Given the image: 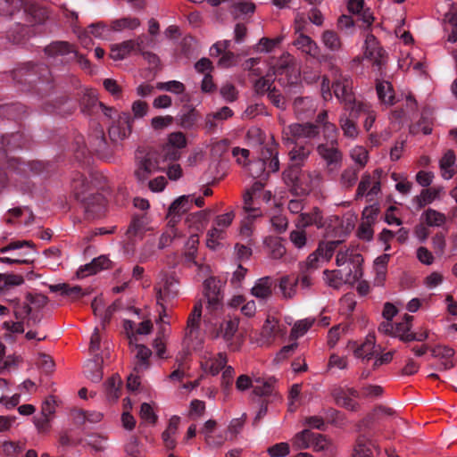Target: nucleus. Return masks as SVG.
<instances>
[{
    "label": "nucleus",
    "instance_id": "nucleus-1",
    "mask_svg": "<svg viewBox=\"0 0 457 457\" xmlns=\"http://www.w3.org/2000/svg\"><path fill=\"white\" fill-rule=\"evenodd\" d=\"M107 185V179L102 174H96L88 180L83 174H73L71 183V193L74 197L83 204L86 212L93 217L101 216L106 210V198L101 194H95V188L104 190Z\"/></svg>",
    "mask_w": 457,
    "mask_h": 457
},
{
    "label": "nucleus",
    "instance_id": "nucleus-2",
    "mask_svg": "<svg viewBox=\"0 0 457 457\" xmlns=\"http://www.w3.org/2000/svg\"><path fill=\"white\" fill-rule=\"evenodd\" d=\"M166 163L162 162L159 149L138 150L136 154L135 177L138 181L144 182L153 173L164 171Z\"/></svg>",
    "mask_w": 457,
    "mask_h": 457
},
{
    "label": "nucleus",
    "instance_id": "nucleus-3",
    "mask_svg": "<svg viewBox=\"0 0 457 457\" xmlns=\"http://www.w3.org/2000/svg\"><path fill=\"white\" fill-rule=\"evenodd\" d=\"M202 309V303H195L190 315L188 316L182 341L185 349L181 353H179L181 359L189 354L190 349L198 350L202 346L203 338L200 336Z\"/></svg>",
    "mask_w": 457,
    "mask_h": 457
},
{
    "label": "nucleus",
    "instance_id": "nucleus-4",
    "mask_svg": "<svg viewBox=\"0 0 457 457\" xmlns=\"http://www.w3.org/2000/svg\"><path fill=\"white\" fill-rule=\"evenodd\" d=\"M187 145L184 133L178 131L168 135L167 142L159 148L162 162H176L180 156V150Z\"/></svg>",
    "mask_w": 457,
    "mask_h": 457
},
{
    "label": "nucleus",
    "instance_id": "nucleus-5",
    "mask_svg": "<svg viewBox=\"0 0 457 457\" xmlns=\"http://www.w3.org/2000/svg\"><path fill=\"white\" fill-rule=\"evenodd\" d=\"M286 334V328L280 324L279 320L273 317L268 316L262 325L258 344L261 346H269L272 345L277 338Z\"/></svg>",
    "mask_w": 457,
    "mask_h": 457
},
{
    "label": "nucleus",
    "instance_id": "nucleus-6",
    "mask_svg": "<svg viewBox=\"0 0 457 457\" xmlns=\"http://www.w3.org/2000/svg\"><path fill=\"white\" fill-rule=\"evenodd\" d=\"M283 138L287 142H295L300 139H312L318 137L320 129L314 124L293 123L283 129Z\"/></svg>",
    "mask_w": 457,
    "mask_h": 457
},
{
    "label": "nucleus",
    "instance_id": "nucleus-7",
    "mask_svg": "<svg viewBox=\"0 0 457 457\" xmlns=\"http://www.w3.org/2000/svg\"><path fill=\"white\" fill-rule=\"evenodd\" d=\"M272 69V75L285 76L287 84H296L299 80L300 71L294 64V57L288 53H284Z\"/></svg>",
    "mask_w": 457,
    "mask_h": 457
},
{
    "label": "nucleus",
    "instance_id": "nucleus-8",
    "mask_svg": "<svg viewBox=\"0 0 457 457\" xmlns=\"http://www.w3.org/2000/svg\"><path fill=\"white\" fill-rule=\"evenodd\" d=\"M80 106L81 112L85 114L92 115L102 112L106 117H112V109L106 107L102 102L98 101L97 93L92 88L85 89L80 100Z\"/></svg>",
    "mask_w": 457,
    "mask_h": 457
},
{
    "label": "nucleus",
    "instance_id": "nucleus-9",
    "mask_svg": "<svg viewBox=\"0 0 457 457\" xmlns=\"http://www.w3.org/2000/svg\"><path fill=\"white\" fill-rule=\"evenodd\" d=\"M332 88L336 98L343 105L351 104L355 97L353 91V81L349 77H340L332 84Z\"/></svg>",
    "mask_w": 457,
    "mask_h": 457
},
{
    "label": "nucleus",
    "instance_id": "nucleus-10",
    "mask_svg": "<svg viewBox=\"0 0 457 457\" xmlns=\"http://www.w3.org/2000/svg\"><path fill=\"white\" fill-rule=\"evenodd\" d=\"M337 143L320 144L317 153L325 161L328 166L338 165L342 162V154L336 146Z\"/></svg>",
    "mask_w": 457,
    "mask_h": 457
},
{
    "label": "nucleus",
    "instance_id": "nucleus-11",
    "mask_svg": "<svg viewBox=\"0 0 457 457\" xmlns=\"http://www.w3.org/2000/svg\"><path fill=\"white\" fill-rule=\"evenodd\" d=\"M204 295L207 298V308L211 312L218 311L222 307L221 297L216 282L213 278H207L204 282Z\"/></svg>",
    "mask_w": 457,
    "mask_h": 457
},
{
    "label": "nucleus",
    "instance_id": "nucleus-12",
    "mask_svg": "<svg viewBox=\"0 0 457 457\" xmlns=\"http://www.w3.org/2000/svg\"><path fill=\"white\" fill-rule=\"evenodd\" d=\"M272 278L265 276L258 278L251 288V295L259 301L267 302L272 295Z\"/></svg>",
    "mask_w": 457,
    "mask_h": 457
},
{
    "label": "nucleus",
    "instance_id": "nucleus-13",
    "mask_svg": "<svg viewBox=\"0 0 457 457\" xmlns=\"http://www.w3.org/2000/svg\"><path fill=\"white\" fill-rule=\"evenodd\" d=\"M376 91L381 104L388 107L395 104V95L391 82L387 80H377Z\"/></svg>",
    "mask_w": 457,
    "mask_h": 457
},
{
    "label": "nucleus",
    "instance_id": "nucleus-14",
    "mask_svg": "<svg viewBox=\"0 0 457 457\" xmlns=\"http://www.w3.org/2000/svg\"><path fill=\"white\" fill-rule=\"evenodd\" d=\"M441 176L444 179H451L457 171L456 156L453 150H447L439 160Z\"/></svg>",
    "mask_w": 457,
    "mask_h": 457
},
{
    "label": "nucleus",
    "instance_id": "nucleus-15",
    "mask_svg": "<svg viewBox=\"0 0 457 457\" xmlns=\"http://www.w3.org/2000/svg\"><path fill=\"white\" fill-rule=\"evenodd\" d=\"M227 363V355L223 353H218V355L214 358L207 357V355L204 356V361L201 362L202 369L212 375L216 376L219 372L225 368Z\"/></svg>",
    "mask_w": 457,
    "mask_h": 457
},
{
    "label": "nucleus",
    "instance_id": "nucleus-16",
    "mask_svg": "<svg viewBox=\"0 0 457 457\" xmlns=\"http://www.w3.org/2000/svg\"><path fill=\"white\" fill-rule=\"evenodd\" d=\"M104 357L96 354L93 360H88L84 367L86 377L95 383H98L104 377Z\"/></svg>",
    "mask_w": 457,
    "mask_h": 457
},
{
    "label": "nucleus",
    "instance_id": "nucleus-17",
    "mask_svg": "<svg viewBox=\"0 0 457 457\" xmlns=\"http://www.w3.org/2000/svg\"><path fill=\"white\" fill-rule=\"evenodd\" d=\"M239 320L237 318L223 320L217 330L216 337H221L228 345L238 330Z\"/></svg>",
    "mask_w": 457,
    "mask_h": 457
},
{
    "label": "nucleus",
    "instance_id": "nucleus-18",
    "mask_svg": "<svg viewBox=\"0 0 457 457\" xmlns=\"http://www.w3.org/2000/svg\"><path fill=\"white\" fill-rule=\"evenodd\" d=\"M431 355L434 358H439L441 361V370H450L454 367L453 357L454 356V350L446 345H438L433 347L431 350Z\"/></svg>",
    "mask_w": 457,
    "mask_h": 457
},
{
    "label": "nucleus",
    "instance_id": "nucleus-19",
    "mask_svg": "<svg viewBox=\"0 0 457 457\" xmlns=\"http://www.w3.org/2000/svg\"><path fill=\"white\" fill-rule=\"evenodd\" d=\"M347 9L349 12L360 17L367 26L372 24L374 17L369 8H364V0H348Z\"/></svg>",
    "mask_w": 457,
    "mask_h": 457
},
{
    "label": "nucleus",
    "instance_id": "nucleus-20",
    "mask_svg": "<svg viewBox=\"0 0 457 457\" xmlns=\"http://www.w3.org/2000/svg\"><path fill=\"white\" fill-rule=\"evenodd\" d=\"M296 48L312 58H318L320 49L317 43L311 37L300 34L294 42Z\"/></svg>",
    "mask_w": 457,
    "mask_h": 457
},
{
    "label": "nucleus",
    "instance_id": "nucleus-21",
    "mask_svg": "<svg viewBox=\"0 0 457 457\" xmlns=\"http://www.w3.org/2000/svg\"><path fill=\"white\" fill-rule=\"evenodd\" d=\"M371 107L372 106L369 103L358 100L354 97L351 104L344 105L343 112L347 113L348 117L351 119L357 120L361 115H365Z\"/></svg>",
    "mask_w": 457,
    "mask_h": 457
},
{
    "label": "nucleus",
    "instance_id": "nucleus-22",
    "mask_svg": "<svg viewBox=\"0 0 457 457\" xmlns=\"http://www.w3.org/2000/svg\"><path fill=\"white\" fill-rule=\"evenodd\" d=\"M178 294V282L172 278H167L163 285L157 289L156 300L157 303L161 301H168L174 298Z\"/></svg>",
    "mask_w": 457,
    "mask_h": 457
},
{
    "label": "nucleus",
    "instance_id": "nucleus-23",
    "mask_svg": "<svg viewBox=\"0 0 457 457\" xmlns=\"http://www.w3.org/2000/svg\"><path fill=\"white\" fill-rule=\"evenodd\" d=\"M24 283L21 275L0 273V297L8 295L15 287Z\"/></svg>",
    "mask_w": 457,
    "mask_h": 457
},
{
    "label": "nucleus",
    "instance_id": "nucleus-24",
    "mask_svg": "<svg viewBox=\"0 0 457 457\" xmlns=\"http://www.w3.org/2000/svg\"><path fill=\"white\" fill-rule=\"evenodd\" d=\"M136 362L134 370L137 373L143 372L149 368V358L152 355L151 350L144 345L136 344Z\"/></svg>",
    "mask_w": 457,
    "mask_h": 457
},
{
    "label": "nucleus",
    "instance_id": "nucleus-25",
    "mask_svg": "<svg viewBox=\"0 0 457 457\" xmlns=\"http://www.w3.org/2000/svg\"><path fill=\"white\" fill-rule=\"evenodd\" d=\"M150 229V218L146 214L135 215L130 222L127 233L129 236H142Z\"/></svg>",
    "mask_w": 457,
    "mask_h": 457
},
{
    "label": "nucleus",
    "instance_id": "nucleus-26",
    "mask_svg": "<svg viewBox=\"0 0 457 457\" xmlns=\"http://www.w3.org/2000/svg\"><path fill=\"white\" fill-rule=\"evenodd\" d=\"M25 246L28 248V250L23 253H15L13 258H30L33 261L31 256L34 254V250L33 244L30 241L22 240L11 242L7 245L2 247L0 249V253H5L10 251L21 249Z\"/></svg>",
    "mask_w": 457,
    "mask_h": 457
},
{
    "label": "nucleus",
    "instance_id": "nucleus-27",
    "mask_svg": "<svg viewBox=\"0 0 457 457\" xmlns=\"http://www.w3.org/2000/svg\"><path fill=\"white\" fill-rule=\"evenodd\" d=\"M320 41L323 46L331 53H338L342 49L341 38L334 30H324L320 36Z\"/></svg>",
    "mask_w": 457,
    "mask_h": 457
},
{
    "label": "nucleus",
    "instance_id": "nucleus-28",
    "mask_svg": "<svg viewBox=\"0 0 457 457\" xmlns=\"http://www.w3.org/2000/svg\"><path fill=\"white\" fill-rule=\"evenodd\" d=\"M376 353V339L375 336L369 334L365 341L354 350V356L356 358H362L370 360Z\"/></svg>",
    "mask_w": 457,
    "mask_h": 457
},
{
    "label": "nucleus",
    "instance_id": "nucleus-29",
    "mask_svg": "<svg viewBox=\"0 0 457 457\" xmlns=\"http://www.w3.org/2000/svg\"><path fill=\"white\" fill-rule=\"evenodd\" d=\"M357 120L348 117L347 113L342 112L339 117V125L345 137L355 140L359 136V129L356 125Z\"/></svg>",
    "mask_w": 457,
    "mask_h": 457
},
{
    "label": "nucleus",
    "instance_id": "nucleus-30",
    "mask_svg": "<svg viewBox=\"0 0 457 457\" xmlns=\"http://www.w3.org/2000/svg\"><path fill=\"white\" fill-rule=\"evenodd\" d=\"M372 212L371 208L364 209L363 216L367 219V221H362L358 228V237L365 241H370L373 237V229L370 222L375 220L376 213L372 214Z\"/></svg>",
    "mask_w": 457,
    "mask_h": 457
},
{
    "label": "nucleus",
    "instance_id": "nucleus-31",
    "mask_svg": "<svg viewBox=\"0 0 457 457\" xmlns=\"http://www.w3.org/2000/svg\"><path fill=\"white\" fill-rule=\"evenodd\" d=\"M226 237L227 232L212 224L206 235V246L212 250H217L221 246L222 241Z\"/></svg>",
    "mask_w": 457,
    "mask_h": 457
},
{
    "label": "nucleus",
    "instance_id": "nucleus-32",
    "mask_svg": "<svg viewBox=\"0 0 457 457\" xmlns=\"http://www.w3.org/2000/svg\"><path fill=\"white\" fill-rule=\"evenodd\" d=\"M179 423V418L176 416L172 417L170 420L167 428L165 429V431H163L162 435L165 446L168 449H173L176 446L175 436L178 432Z\"/></svg>",
    "mask_w": 457,
    "mask_h": 457
},
{
    "label": "nucleus",
    "instance_id": "nucleus-33",
    "mask_svg": "<svg viewBox=\"0 0 457 457\" xmlns=\"http://www.w3.org/2000/svg\"><path fill=\"white\" fill-rule=\"evenodd\" d=\"M264 245L272 259L278 260L286 253V248L278 237H268L264 239Z\"/></svg>",
    "mask_w": 457,
    "mask_h": 457
},
{
    "label": "nucleus",
    "instance_id": "nucleus-34",
    "mask_svg": "<svg viewBox=\"0 0 457 457\" xmlns=\"http://www.w3.org/2000/svg\"><path fill=\"white\" fill-rule=\"evenodd\" d=\"M45 53L49 57L55 58L57 56H64L74 53L72 46L64 41L53 42L45 48Z\"/></svg>",
    "mask_w": 457,
    "mask_h": 457
},
{
    "label": "nucleus",
    "instance_id": "nucleus-35",
    "mask_svg": "<svg viewBox=\"0 0 457 457\" xmlns=\"http://www.w3.org/2000/svg\"><path fill=\"white\" fill-rule=\"evenodd\" d=\"M141 43L142 40L138 37L137 42H134L133 40H127L116 46V61L125 59L131 53H134L137 50L141 51Z\"/></svg>",
    "mask_w": 457,
    "mask_h": 457
},
{
    "label": "nucleus",
    "instance_id": "nucleus-36",
    "mask_svg": "<svg viewBox=\"0 0 457 457\" xmlns=\"http://www.w3.org/2000/svg\"><path fill=\"white\" fill-rule=\"evenodd\" d=\"M132 122L133 119L130 114L122 113L119 115L116 121V135L120 140L127 138L130 135Z\"/></svg>",
    "mask_w": 457,
    "mask_h": 457
},
{
    "label": "nucleus",
    "instance_id": "nucleus-37",
    "mask_svg": "<svg viewBox=\"0 0 457 457\" xmlns=\"http://www.w3.org/2000/svg\"><path fill=\"white\" fill-rule=\"evenodd\" d=\"M92 309L95 315L101 317L102 326L103 328H104L105 324L109 323L112 319L113 312L112 305H110L106 310H104L103 300L101 298H95L92 302Z\"/></svg>",
    "mask_w": 457,
    "mask_h": 457
},
{
    "label": "nucleus",
    "instance_id": "nucleus-38",
    "mask_svg": "<svg viewBox=\"0 0 457 457\" xmlns=\"http://www.w3.org/2000/svg\"><path fill=\"white\" fill-rule=\"evenodd\" d=\"M412 319V316L406 314L401 322L394 326V336L399 337L400 340L403 342H410V340H407L405 337L413 334L411 333Z\"/></svg>",
    "mask_w": 457,
    "mask_h": 457
},
{
    "label": "nucleus",
    "instance_id": "nucleus-39",
    "mask_svg": "<svg viewBox=\"0 0 457 457\" xmlns=\"http://www.w3.org/2000/svg\"><path fill=\"white\" fill-rule=\"evenodd\" d=\"M373 447L374 445L371 440L361 436L356 442L352 457H373Z\"/></svg>",
    "mask_w": 457,
    "mask_h": 457
},
{
    "label": "nucleus",
    "instance_id": "nucleus-40",
    "mask_svg": "<svg viewBox=\"0 0 457 457\" xmlns=\"http://www.w3.org/2000/svg\"><path fill=\"white\" fill-rule=\"evenodd\" d=\"M254 381L258 385L253 387V394L258 396H267L272 395L277 380L274 378L267 379L257 378Z\"/></svg>",
    "mask_w": 457,
    "mask_h": 457
},
{
    "label": "nucleus",
    "instance_id": "nucleus-41",
    "mask_svg": "<svg viewBox=\"0 0 457 457\" xmlns=\"http://www.w3.org/2000/svg\"><path fill=\"white\" fill-rule=\"evenodd\" d=\"M314 322L315 320L313 318H305L297 320L291 329V339L296 340L299 337H303L307 333V331L312 327Z\"/></svg>",
    "mask_w": 457,
    "mask_h": 457
},
{
    "label": "nucleus",
    "instance_id": "nucleus-42",
    "mask_svg": "<svg viewBox=\"0 0 457 457\" xmlns=\"http://www.w3.org/2000/svg\"><path fill=\"white\" fill-rule=\"evenodd\" d=\"M422 218L429 227H442L446 222V216L443 212L431 208L422 213Z\"/></svg>",
    "mask_w": 457,
    "mask_h": 457
},
{
    "label": "nucleus",
    "instance_id": "nucleus-43",
    "mask_svg": "<svg viewBox=\"0 0 457 457\" xmlns=\"http://www.w3.org/2000/svg\"><path fill=\"white\" fill-rule=\"evenodd\" d=\"M312 437L313 431L311 429H303L293 437V446L297 450L311 448Z\"/></svg>",
    "mask_w": 457,
    "mask_h": 457
},
{
    "label": "nucleus",
    "instance_id": "nucleus-44",
    "mask_svg": "<svg viewBox=\"0 0 457 457\" xmlns=\"http://www.w3.org/2000/svg\"><path fill=\"white\" fill-rule=\"evenodd\" d=\"M193 204V195H181L178 197L169 207L170 213L183 214L187 212Z\"/></svg>",
    "mask_w": 457,
    "mask_h": 457
},
{
    "label": "nucleus",
    "instance_id": "nucleus-45",
    "mask_svg": "<svg viewBox=\"0 0 457 457\" xmlns=\"http://www.w3.org/2000/svg\"><path fill=\"white\" fill-rule=\"evenodd\" d=\"M298 278L291 279L289 276H285L280 278L279 289L286 299H291L296 295V287Z\"/></svg>",
    "mask_w": 457,
    "mask_h": 457
},
{
    "label": "nucleus",
    "instance_id": "nucleus-46",
    "mask_svg": "<svg viewBox=\"0 0 457 457\" xmlns=\"http://www.w3.org/2000/svg\"><path fill=\"white\" fill-rule=\"evenodd\" d=\"M350 157L352 161L361 170L366 166L369 161V152L366 147L362 145H355L350 150Z\"/></svg>",
    "mask_w": 457,
    "mask_h": 457
},
{
    "label": "nucleus",
    "instance_id": "nucleus-47",
    "mask_svg": "<svg viewBox=\"0 0 457 457\" xmlns=\"http://www.w3.org/2000/svg\"><path fill=\"white\" fill-rule=\"evenodd\" d=\"M363 57L370 61L372 66L379 72L382 71L387 62V54L383 48L376 52H369L368 54Z\"/></svg>",
    "mask_w": 457,
    "mask_h": 457
},
{
    "label": "nucleus",
    "instance_id": "nucleus-48",
    "mask_svg": "<svg viewBox=\"0 0 457 457\" xmlns=\"http://www.w3.org/2000/svg\"><path fill=\"white\" fill-rule=\"evenodd\" d=\"M333 396L337 404H339L350 411L357 410L358 403L353 399L349 397L344 389L338 388V389L334 390Z\"/></svg>",
    "mask_w": 457,
    "mask_h": 457
},
{
    "label": "nucleus",
    "instance_id": "nucleus-49",
    "mask_svg": "<svg viewBox=\"0 0 457 457\" xmlns=\"http://www.w3.org/2000/svg\"><path fill=\"white\" fill-rule=\"evenodd\" d=\"M216 428V421L213 420H207L203 428H201V433L204 436V440L210 445H220L223 444L224 439L220 437L219 440H215L212 436V434Z\"/></svg>",
    "mask_w": 457,
    "mask_h": 457
},
{
    "label": "nucleus",
    "instance_id": "nucleus-50",
    "mask_svg": "<svg viewBox=\"0 0 457 457\" xmlns=\"http://www.w3.org/2000/svg\"><path fill=\"white\" fill-rule=\"evenodd\" d=\"M244 211L246 213V218L253 220L257 217L261 216V212L258 207H256L253 201V194L251 190H247L244 194Z\"/></svg>",
    "mask_w": 457,
    "mask_h": 457
},
{
    "label": "nucleus",
    "instance_id": "nucleus-51",
    "mask_svg": "<svg viewBox=\"0 0 457 457\" xmlns=\"http://www.w3.org/2000/svg\"><path fill=\"white\" fill-rule=\"evenodd\" d=\"M440 189L437 188H428L423 189L419 195H416L415 202L417 205L421 208L428 204L432 203L439 197Z\"/></svg>",
    "mask_w": 457,
    "mask_h": 457
},
{
    "label": "nucleus",
    "instance_id": "nucleus-52",
    "mask_svg": "<svg viewBox=\"0 0 457 457\" xmlns=\"http://www.w3.org/2000/svg\"><path fill=\"white\" fill-rule=\"evenodd\" d=\"M262 153H265L266 166L272 172H277L279 170V161L278 152L275 146L262 147Z\"/></svg>",
    "mask_w": 457,
    "mask_h": 457
},
{
    "label": "nucleus",
    "instance_id": "nucleus-53",
    "mask_svg": "<svg viewBox=\"0 0 457 457\" xmlns=\"http://www.w3.org/2000/svg\"><path fill=\"white\" fill-rule=\"evenodd\" d=\"M359 169L348 167L343 170L340 176V185L345 188L353 187L358 179Z\"/></svg>",
    "mask_w": 457,
    "mask_h": 457
},
{
    "label": "nucleus",
    "instance_id": "nucleus-54",
    "mask_svg": "<svg viewBox=\"0 0 457 457\" xmlns=\"http://www.w3.org/2000/svg\"><path fill=\"white\" fill-rule=\"evenodd\" d=\"M265 153H261V157L258 160L247 164L248 172L253 178L262 177L265 174Z\"/></svg>",
    "mask_w": 457,
    "mask_h": 457
},
{
    "label": "nucleus",
    "instance_id": "nucleus-55",
    "mask_svg": "<svg viewBox=\"0 0 457 457\" xmlns=\"http://www.w3.org/2000/svg\"><path fill=\"white\" fill-rule=\"evenodd\" d=\"M323 274L326 284L333 288H339L345 282L341 270H326Z\"/></svg>",
    "mask_w": 457,
    "mask_h": 457
},
{
    "label": "nucleus",
    "instance_id": "nucleus-56",
    "mask_svg": "<svg viewBox=\"0 0 457 457\" xmlns=\"http://www.w3.org/2000/svg\"><path fill=\"white\" fill-rule=\"evenodd\" d=\"M348 262H362L361 255L354 253L353 250L345 249L339 251L336 256V263L338 267L346 264Z\"/></svg>",
    "mask_w": 457,
    "mask_h": 457
},
{
    "label": "nucleus",
    "instance_id": "nucleus-57",
    "mask_svg": "<svg viewBox=\"0 0 457 457\" xmlns=\"http://www.w3.org/2000/svg\"><path fill=\"white\" fill-rule=\"evenodd\" d=\"M311 149L305 146L295 147L289 153L290 160L295 166H301L309 157Z\"/></svg>",
    "mask_w": 457,
    "mask_h": 457
},
{
    "label": "nucleus",
    "instance_id": "nucleus-58",
    "mask_svg": "<svg viewBox=\"0 0 457 457\" xmlns=\"http://www.w3.org/2000/svg\"><path fill=\"white\" fill-rule=\"evenodd\" d=\"M274 75L268 73L266 76L260 78L254 84V88L257 94H268L272 90L273 77Z\"/></svg>",
    "mask_w": 457,
    "mask_h": 457
},
{
    "label": "nucleus",
    "instance_id": "nucleus-59",
    "mask_svg": "<svg viewBox=\"0 0 457 457\" xmlns=\"http://www.w3.org/2000/svg\"><path fill=\"white\" fill-rule=\"evenodd\" d=\"M157 88L162 91H167L176 95L183 94L186 89L184 84L178 80L160 82L157 84Z\"/></svg>",
    "mask_w": 457,
    "mask_h": 457
},
{
    "label": "nucleus",
    "instance_id": "nucleus-60",
    "mask_svg": "<svg viewBox=\"0 0 457 457\" xmlns=\"http://www.w3.org/2000/svg\"><path fill=\"white\" fill-rule=\"evenodd\" d=\"M233 116V111L227 106L220 108L216 112L210 114L206 117V123L210 128L216 126L214 120H225Z\"/></svg>",
    "mask_w": 457,
    "mask_h": 457
},
{
    "label": "nucleus",
    "instance_id": "nucleus-61",
    "mask_svg": "<svg viewBox=\"0 0 457 457\" xmlns=\"http://www.w3.org/2000/svg\"><path fill=\"white\" fill-rule=\"evenodd\" d=\"M289 240L297 249H303L307 244V237L304 229L296 228L290 232Z\"/></svg>",
    "mask_w": 457,
    "mask_h": 457
},
{
    "label": "nucleus",
    "instance_id": "nucleus-62",
    "mask_svg": "<svg viewBox=\"0 0 457 457\" xmlns=\"http://www.w3.org/2000/svg\"><path fill=\"white\" fill-rule=\"evenodd\" d=\"M340 244V241H328L320 243L317 248L320 253L321 259L328 262L333 255L337 246Z\"/></svg>",
    "mask_w": 457,
    "mask_h": 457
},
{
    "label": "nucleus",
    "instance_id": "nucleus-63",
    "mask_svg": "<svg viewBox=\"0 0 457 457\" xmlns=\"http://www.w3.org/2000/svg\"><path fill=\"white\" fill-rule=\"evenodd\" d=\"M234 218H235L234 212H226V213H223V214L217 215L214 218V220L212 221V224L215 227H217V228L222 229L223 231L227 232L228 228L231 225Z\"/></svg>",
    "mask_w": 457,
    "mask_h": 457
},
{
    "label": "nucleus",
    "instance_id": "nucleus-64",
    "mask_svg": "<svg viewBox=\"0 0 457 457\" xmlns=\"http://www.w3.org/2000/svg\"><path fill=\"white\" fill-rule=\"evenodd\" d=\"M270 457H286L290 453L289 445L285 442L275 444L267 450Z\"/></svg>",
    "mask_w": 457,
    "mask_h": 457
}]
</instances>
